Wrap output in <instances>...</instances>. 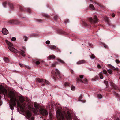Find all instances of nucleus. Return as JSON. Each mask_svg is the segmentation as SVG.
<instances>
[{
  "label": "nucleus",
  "mask_w": 120,
  "mask_h": 120,
  "mask_svg": "<svg viewBox=\"0 0 120 120\" xmlns=\"http://www.w3.org/2000/svg\"><path fill=\"white\" fill-rule=\"evenodd\" d=\"M9 95L11 98L9 104L11 109L13 110L14 107L13 106L16 105L17 103L18 106L22 109V111H24L25 106L22 103L25 100L24 98L22 96L16 97L12 93H10Z\"/></svg>",
  "instance_id": "1"
},
{
  "label": "nucleus",
  "mask_w": 120,
  "mask_h": 120,
  "mask_svg": "<svg viewBox=\"0 0 120 120\" xmlns=\"http://www.w3.org/2000/svg\"><path fill=\"white\" fill-rule=\"evenodd\" d=\"M56 116L58 120H64L65 117L67 119L70 118L71 115L69 112L67 111L62 112L59 109H58L56 112Z\"/></svg>",
  "instance_id": "2"
},
{
  "label": "nucleus",
  "mask_w": 120,
  "mask_h": 120,
  "mask_svg": "<svg viewBox=\"0 0 120 120\" xmlns=\"http://www.w3.org/2000/svg\"><path fill=\"white\" fill-rule=\"evenodd\" d=\"M34 107L36 109L34 111V112L36 113H38L39 111L41 114L44 116H46L48 114V112L45 109L42 108L40 109L39 105L37 104H35Z\"/></svg>",
  "instance_id": "3"
},
{
  "label": "nucleus",
  "mask_w": 120,
  "mask_h": 120,
  "mask_svg": "<svg viewBox=\"0 0 120 120\" xmlns=\"http://www.w3.org/2000/svg\"><path fill=\"white\" fill-rule=\"evenodd\" d=\"M5 42L9 46L8 48L11 51L15 53L17 52V50L13 47V45L12 43L9 42L7 40H6Z\"/></svg>",
  "instance_id": "4"
},
{
  "label": "nucleus",
  "mask_w": 120,
  "mask_h": 120,
  "mask_svg": "<svg viewBox=\"0 0 120 120\" xmlns=\"http://www.w3.org/2000/svg\"><path fill=\"white\" fill-rule=\"evenodd\" d=\"M38 80L39 82L42 83V86H43L45 85L44 84L42 83H44L47 85H48L49 84V82L48 81L45 79H38Z\"/></svg>",
  "instance_id": "5"
},
{
  "label": "nucleus",
  "mask_w": 120,
  "mask_h": 120,
  "mask_svg": "<svg viewBox=\"0 0 120 120\" xmlns=\"http://www.w3.org/2000/svg\"><path fill=\"white\" fill-rule=\"evenodd\" d=\"M90 21L91 22H94L95 23H97L98 21V19L96 15H95L94 17V19H93L92 18H89Z\"/></svg>",
  "instance_id": "6"
},
{
  "label": "nucleus",
  "mask_w": 120,
  "mask_h": 120,
  "mask_svg": "<svg viewBox=\"0 0 120 120\" xmlns=\"http://www.w3.org/2000/svg\"><path fill=\"white\" fill-rule=\"evenodd\" d=\"M2 32L3 34L5 35H7L8 33V30L5 28L2 29Z\"/></svg>",
  "instance_id": "7"
},
{
  "label": "nucleus",
  "mask_w": 120,
  "mask_h": 120,
  "mask_svg": "<svg viewBox=\"0 0 120 120\" xmlns=\"http://www.w3.org/2000/svg\"><path fill=\"white\" fill-rule=\"evenodd\" d=\"M7 91L6 90L4 89L2 86L0 87V93L1 94L4 93V92L6 93Z\"/></svg>",
  "instance_id": "8"
},
{
  "label": "nucleus",
  "mask_w": 120,
  "mask_h": 120,
  "mask_svg": "<svg viewBox=\"0 0 120 120\" xmlns=\"http://www.w3.org/2000/svg\"><path fill=\"white\" fill-rule=\"evenodd\" d=\"M85 63L86 62L85 60H82L77 62L76 64H77L79 65Z\"/></svg>",
  "instance_id": "9"
},
{
  "label": "nucleus",
  "mask_w": 120,
  "mask_h": 120,
  "mask_svg": "<svg viewBox=\"0 0 120 120\" xmlns=\"http://www.w3.org/2000/svg\"><path fill=\"white\" fill-rule=\"evenodd\" d=\"M25 113L27 116L29 118L30 117L31 115L30 112L29 111L27 110L25 112Z\"/></svg>",
  "instance_id": "10"
},
{
  "label": "nucleus",
  "mask_w": 120,
  "mask_h": 120,
  "mask_svg": "<svg viewBox=\"0 0 120 120\" xmlns=\"http://www.w3.org/2000/svg\"><path fill=\"white\" fill-rule=\"evenodd\" d=\"M109 66L110 67V68L112 69L113 70H115V69L118 70V68H115L112 65L110 64L109 65Z\"/></svg>",
  "instance_id": "11"
},
{
  "label": "nucleus",
  "mask_w": 120,
  "mask_h": 120,
  "mask_svg": "<svg viewBox=\"0 0 120 120\" xmlns=\"http://www.w3.org/2000/svg\"><path fill=\"white\" fill-rule=\"evenodd\" d=\"M3 60L5 62L8 63L9 62V59L7 57H4L3 58Z\"/></svg>",
  "instance_id": "12"
},
{
  "label": "nucleus",
  "mask_w": 120,
  "mask_h": 120,
  "mask_svg": "<svg viewBox=\"0 0 120 120\" xmlns=\"http://www.w3.org/2000/svg\"><path fill=\"white\" fill-rule=\"evenodd\" d=\"M49 46L52 50L56 49V46L54 45Z\"/></svg>",
  "instance_id": "13"
},
{
  "label": "nucleus",
  "mask_w": 120,
  "mask_h": 120,
  "mask_svg": "<svg viewBox=\"0 0 120 120\" xmlns=\"http://www.w3.org/2000/svg\"><path fill=\"white\" fill-rule=\"evenodd\" d=\"M55 56L54 55H52L50 56L48 58L49 59H50L51 58L55 59Z\"/></svg>",
  "instance_id": "14"
},
{
  "label": "nucleus",
  "mask_w": 120,
  "mask_h": 120,
  "mask_svg": "<svg viewBox=\"0 0 120 120\" xmlns=\"http://www.w3.org/2000/svg\"><path fill=\"white\" fill-rule=\"evenodd\" d=\"M89 7L90 8V9L94 10V7L92 4H90L89 5Z\"/></svg>",
  "instance_id": "15"
},
{
  "label": "nucleus",
  "mask_w": 120,
  "mask_h": 120,
  "mask_svg": "<svg viewBox=\"0 0 120 120\" xmlns=\"http://www.w3.org/2000/svg\"><path fill=\"white\" fill-rule=\"evenodd\" d=\"M57 60L58 61L62 63H64V62L63 61L60 59H58Z\"/></svg>",
  "instance_id": "16"
},
{
  "label": "nucleus",
  "mask_w": 120,
  "mask_h": 120,
  "mask_svg": "<svg viewBox=\"0 0 120 120\" xmlns=\"http://www.w3.org/2000/svg\"><path fill=\"white\" fill-rule=\"evenodd\" d=\"M22 52H20V53L23 56H25V52L24 51H22Z\"/></svg>",
  "instance_id": "17"
},
{
  "label": "nucleus",
  "mask_w": 120,
  "mask_h": 120,
  "mask_svg": "<svg viewBox=\"0 0 120 120\" xmlns=\"http://www.w3.org/2000/svg\"><path fill=\"white\" fill-rule=\"evenodd\" d=\"M107 71L110 74H112L113 72L112 71L111 69H108Z\"/></svg>",
  "instance_id": "18"
},
{
  "label": "nucleus",
  "mask_w": 120,
  "mask_h": 120,
  "mask_svg": "<svg viewBox=\"0 0 120 120\" xmlns=\"http://www.w3.org/2000/svg\"><path fill=\"white\" fill-rule=\"evenodd\" d=\"M23 38L24 39V41H27L28 39V37L25 36L23 37Z\"/></svg>",
  "instance_id": "19"
},
{
  "label": "nucleus",
  "mask_w": 120,
  "mask_h": 120,
  "mask_svg": "<svg viewBox=\"0 0 120 120\" xmlns=\"http://www.w3.org/2000/svg\"><path fill=\"white\" fill-rule=\"evenodd\" d=\"M55 73L56 74H60V72L59 70L58 69H56L55 71Z\"/></svg>",
  "instance_id": "20"
},
{
  "label": "nucleus",
  "mask_w": 120,
  "mask_h": 120,
  "mask_svg": "<svg viewBox=\"0 0 120 120\" xmlns=\"http://www.w3.org/2000/svg\"><path fill=\"white\" fill-rule=\"evenodd\" d=\"M97 97L99 99H101L102 98V96L101 94H98V95Z\"/></svg>",
  "instance_id": "21"
},
{
  "label": "nucleus",
  "mask_w": 120,
  "mask_h": 120,
  "mask_svg": "<svg viewBox=\"0 0 120 120\" xmlns=\"http://www.w3.org/2000/svg\"><path fill=\"white\" fill-rule=\"evenodd\" d=\"M75 89V87L73 86H72L71 87V89L72 90H74Z\"/></svg>",
  "instance_id": "22"
},
{
  "label": "nucleus",
  "mask_w": 120,
  "mask_h": 120,
  "mask_svg": "<svg viewBox=\"0 0 120 120\" xmlns=\"http://www.w3.org/2000/svg\"><path fill=\"white\" fill-rule=\"evenodd\" d=\"M19 64L21 68H22L23 67L24 65L23 64H21L20 63H19Z\"/></svg>",
  "instance_id": "23"
},
{
  "label": "nucleus",
  "mask_w": 120,
  "mask_h": 120,
  "mask_svg": "<svg viewBox=\"0 0 120 120\" xmlns=\"http://www.w3.org/2000/svg\"><path fill=\"white\" fill-rule=\"evenodd\" d=\"M103 73L105 74H107V71L105 70H103Z\"/></svg>",
  "instance_id": "24"
},
{
  "label": "nucleus",
  "mask_w": 120,
  "mask_h": 120,
  "mask_svg": "<svg viewBox=\"0 0 120 120\" xmlns=\"http://www.w3.org/2000/svg\"><path fill=\"white\" fill-rule=\"evenodd\" d=\"M16 39V38H15L13 37L11 39V40L12 41H15Z\"/></svg>",
  "instance_id": "25"
},
{
  "label": "nucleus",
  "mask_w": 120,
  "mask_h": 120,
  "mask_svg": "<svg viewBox=\"0 0 120 120\" xmlns=\"http://www.w3.org/2000/svg\"><path fill=\"white\" fill-rule=\"evenodd\" d=\"M90 58L92 59H94L95 58V56L94 55H92L90 57Z\"/></svg>",
  "instance_id": "26"
},
{
  "label": "nucleus",
  "mask_w": 120,
  "mask_h": 120,
  "mask_svg": "<svg viewBox=\"0 0 120 120\" xmlns=\"http://www.w3.org/2000/svg\"><path fill=\"white\" fill-rule=\"evenodd\" d=\"M65 86H67L69 85V84L68 82H65L64 84Z\"/></svg>",
  "instance_id": "27"
},
{
  "label": "nucleus",
  "mask_w": 120,
  "mask_h": 120,
  "mask_svg": "<svg viewBox=\"0 0 120 120\" xmlns=\"http://www.w3.org/2000/svg\"><path fill=\"white\" fill-rule=\"evenodd\" d=\"M99 76L101 79H102L103 78V77L101 74H100L99 75Z\"/></svg>",
  "instance_id": "28"
},
{
  "label": "nucleus",
  "mask_w": 120,
  "mask_h": 120,
  "mask_svg": "<svg viewBox=\"0 0 120 120\" xmlns=\"http://www.w3.org/2000/svg\"><path fill=\"white\" fill-rule=\"evenodd\" d=\"M50 41H48H48H47L46 42V43L47 44H50Z\"/></svg>",
  "instance_id": "29"
},
{
  "label": "nucleus",
  "mask_w": 120,
  "mask_h": 120,
  "mask_svg": "<svg viewBox=\"0 0 120 120\" xmlns=\"http://www.w3.org/2000/svg\"><path fill=\"white\" fill-rule=\"evenodd\" d=\"M113 87L115 89H117V87L116 85H113Z\"/></svg>",
  "instance_id": "30"
},
{
  "label": "nucleus",
  "mask_w": 120,
  "mask_h": 120,
  "mask_svg": "<svg viewBox=\"0 0 120 120\" xmlns=\"http://www.w3.org/2000/svg\"><path fill=\"white\" fill-rule=\"evenodd\" d=\"M35 63L37 65H38L40 64V62L38 61H37L35 62Z\"/></svg>",
  "instance_id": "31"
},
{
  "label": "nucleus",
  "mask_w": 120,
  "mask_h": 120,
  "mask_svg": "<svg viewBox=\"0 0 120 120\" xmlns=\"http://www.w3.org/2000/svg\"><path fill=\"white\" fill-rule=\"evenodd\" d=\"M7 4L6 3H4L3 4V6L4 7H6V5Z\"/></svg>",
  "instance_id": "32"
},
{
  "label": "nucleus",
  "mask_w": 120,
  "mask_h": 120,
  "mask_svg": "<svg viewBox=\"0 0 120 120\" xmlns=\"http://www.w3.org/2000/svg\"><path fill=\"white\" fill-rule=\"evenodd\" d=\"M104 82L106 85H107L108 83V82L107 81L105 80L104 81Z\"/></svg>",
  "instance_id": "33"
},
{
  "label": "nucleus",
  "mask_w": 120,
  "mask_h": 120,
  "mask_svg": "<svg viewBox=\"0 0 120 120\" xmlns=\"http://www.w3.org/2000/svg\"><path fill=\"white\" fill-rule=\"evenodd\" d=\"M78 81L81 82H83V81L81 79H78Z\"/></svg>",
  "instance_id": "34"
},
{
  "label": "nucleus",
  "mask_w": 120,
  "mask_h": 120,
  "mask_svg": "<svg viewBox=\"0 0 120 120\" xmlns=\"http://www.w3.org/2000/svg\"><path fill=\"white\" fill-rule=\"evenodd\" d=\"M114 95L116 97L118 96V94L117 93H116V92L115 93H114Z\"/></svg>",
  "instance_id": "35"
},
{
  "label": "nucleus",
  "mask_w": 120,
  "mask_h": 120,
  "mask_svg": "<svg viewBox=\"0 0 120 120\" xmlns=\"http://www.w3.org/2000/svg\"><path fill=\"white\" fill-rule=\"evenodd\" d=\"M116 63H119L120 62V61L118 60L117 59L116 60Z\"/></svg>",
  "instance_id": "36"
},
{
  "label": "nucleus",
  "mask_w": 120,
  "mask_h": 120,
  "mask_svg": "<svg viewBox=\"0 0 120 120\" xmlns=\"http://www.w3.org/2000/svg\"><path fill=\"white\" fill-rule=\"evenodd\" d=\"M79 77L80 78L82 79L83 78V75H80L79 76Z\"/></svg>",
  "instance_id": "37"
},
{
  "label": "nucleus",
  "mask_w": 120,
  "mask_h": 120,
  "mask_svg": "<svg viewBox=\"0 0 120 120\" xmlns=\"http://www.w3.org/2000/svg\"><path fill=\"white\" fill-rule=\"evenodd\" d=\"M10 6L11 8V9H12L13 8V4H10Z\"/></svg>",
  "instance_id": "38"
},
{
  "label": "nucleus",
  "mask_w": 120,
  "mask_h": 120,
  "mask_svg": "<svg viewBox=\"0 0 120 120\" xmlns=\"http://www.w3.org/2000/svg\"><path fill=\"white\" fill-rule=\"evenodd\" d=\"M97 67L98 68H100L101 67V66L99 64H98V65Z\"/></svg>",
  "instance_id": "39"
},
{
  "label": "nucleus",
  "mask_w": 120,
  "mask_h": 120,
  "mask_svg": "<svg viewBox=\"0 0 120 120\" xmlns=\"http://www.w3.org/2000/svg\"><path fill=\"white\" fill-rule=\"evenodd\" d=\"M84 81L85 82H87V80L85 78L84 79Z\"/></svg>",
  "instance_id": "40"
},
{
  "label": "nucleus",
  "mask_w": 120,
  "mask_h": 120,
  "mask_svg": "<svg viewBox=\"0 0 120 120\" xmlns=\"http://www.w3.org/2000/svg\"><path fill=\"white\" fill-rule=\"evenodd\" d=\"M112 16L113 17H114L115 16V15L114 14H112Z\"/></svg>",
  "instance_id": "41"
},
{
  "label": "nucleus",
  "mask_w": 120,
  "mask_h": 120,
  "mask_svg": "<svg viewBox=\"0 0 120 120\" xmlns=\"http://www.w3.org/2000/svg\"><path fill=\"white\" fill-rule=\"evenodd\" d=\"M104 46L105 47V48H106L107 47V45H105V44H104Z\"/></svg>",
  "instance_id": "42"
},
{
  "label": "nucleus",
  "mask_w": 120,
  "mask_h": 120,
  "mask_svg": "<svg viewBox=\"0 0 120 120\" xmlns=\"http://www.w3.org/2000/svg\"><path fill=\"white\" fill-rule=\"evenodd\" d=\"M34 118L33 117H32L31 118V120H34Z\"/></svg>",
  "instance_id": "43"
},
{
  "label": "nucleus",
  "mask_w": 120,
  "mask_h": 120,
  "mask_svg": "<svg viewBox=\"0 0 120 120\" xmlns=\"http://www.w3.org/2000/svg\"><path fill=\"white\" fill-rule=\"evenodd\" d=\"M56 63H56L55 64H52V66H55V64H56Z\"/></svg>",
  "instance_id": "44"
},
{
  "label": "nucleus",
  "mask_w": 120,
  "mask_h": 120,
  "mask_svg": "<svg viewBox=\"0 0 120 120\" xmlns=\"http://www.w3.org/2000/svg\"><path fill=\"white\" fill-rule=\"evenodd\" d=\"M30 9H29V10H28V11L29 12H30Z\"/></svg>",
  "instance_id": "45"
},
{
  "label": "nucleus",
  "mask_w": 120,
  "mask_h": 120,
  "mask_svg": "<svg viewBox=\"0 0 120 120\" xmlns=\"http://www.w3.org/2000/svg\"><path fill=\"white\" fill-rule=\"evenodd\" d=\"M79 97L80 98H82V95H80Z\"/></svg>",
  "instance_id": "46"
},
{
  "label": "nucleus",
  "mask_w": 120,
  "mask_h": 120,
  "mask_svg": "<svg viewBox=\"0 0 120 120\" xmlns=\"http://www.w3.org/2000/svg\"><path fill=\"white\" fill-rule=\"evenodd\" d=\"M116 120H120L118 118H117L116 119Z\"/></svg>",
  "instance_id": "47"
},
{
  "label": "nucleus",
  "mask_w": 120,
  "mask_h": 120,
  "mask_svg": "<svg viewBox=\"0 0 120 120\" xmlns=\"http://www.w3.org/2000/svg\"><path fill=\"white\" fill-rule=\"evenodd\" d=\"M90 0L91 1H92V0Z\"/></svg>",
  "instance_id": "48"
},
{
  "label": "nucleus",
  "mask_w": 120,
  "mask_h": 120,
  "mask_svg": "<svg viewBox=\"0 0 120 120\" xmlns=\"http://www.w3.org/2000/svg\"><path fill=\"white\" fill-rule=\"evenodd\" d=\"M44 120H45V119H44Z\"/></svg>",
  "instance_id": "49"
},
{
  "label": "nucleus",
  "mask_w": 120,
  "mask_h": 120,
  "mask_svg": "<svg viewBox=\"0 0 120 120\" xmlns=\"http://www.w3.org/2000/svg\"><path fill=\"white\" fill-rule=\"evenodd\" d=\"M57 17H56V18H57Z\"/></svg>",
  "instance_id": "50"
}]
</instances>
